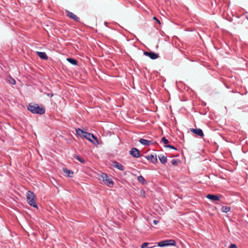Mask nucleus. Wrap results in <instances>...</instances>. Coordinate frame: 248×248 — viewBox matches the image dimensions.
Here are the masks:
<instances>
[{
  "instance_id": "nucleus-11",
  "label": "nucleus",
  "mask_w": 248,
  "mask_h": 248,
  "mask_svg": "<svg viewBox=\"0 0 248 248\" xmlns=\"http://www.w3.org/2000/svg\"><path fill=\"white\" fill-rule=\"evenodd\" d=\"M206 197L207 199L213 202L218 201L220 200V197L217 195L208 194Z\"/></svg>"
},
{
  "instance_id": "nucleus-12",
  "label": "nucleus",
  "mask_w": 248,
  "mask_h": 248,
  "mask_svg": "<svg viewBox=\"0 0 248 248\" xmlns=\"http://www.w3.org/2000/svg\"><path fill=\"white\" fill-rule=\"evenodd\" d=\"M112 163L113 164V167L114 168H116L118 169V170L123 171L124 170V167L121 164H120L119 162L114 161L112 162Z\"/></svg>"
},
{
  "instance_id": "nucleus-26",
  "label": "nucleus",
  "mask_w": 248,
  "mask_h": 248,
  "mask_svg": "<svg viewBox=\"0 0 248 248\" xmlns=\"http://www.w3.org/2000/svg\"><path fill=\"white\" fill-rule=\"evenodd\" d=\"M228 248H237L235 244H231Z\"/></svg>"
},
{
  "instance_id": "nucleus-6",
  "label": "nucleus",
  "mask_w": 248,
  "mask_h": 248,
  "mask_svg": "<svg viewBox=\"0 0 248 248\" xmlns=\"http://www.w3.org/2000/svg\"><path fill=\"white\" fill-rule=\"evenodd\" d=\"M66 15L67 16L69 17L70 18L73 19V20L79 22H80V18L78 17L76 15H75L74 13H73L71 12H70L68 10L65 11Z\"/></svg>"
},
{
  "instance_id": "nucleus-23",
  "label": "nucleus",
  "mask_w": 248,
  "mask_h": 248,
  "mask_svg": "<svg viewBox=\"0 0 248 248\" xmlns=\"http://www.w3.org/2000/svg\"><path fill=\"white\" fill-rule=\"evenodd\" d=\"M161 141L165 144L169 143V140L165 137L162 138Z\"/></svg>"
},
{
  "instance_id": "nucleus-7",
  "label": "nucleus",
  "mask_w": 248,
  "mask_h": 248,
  "mask_svg": "<svg viewBox=\"0 0 248 248\" xmlns=\"http://www.w3.org/2000/svg\"><path fill=\"white\" fill-rule=\"evenodd\" d=\"M143 53L144 55L148 56L152 60H155L159 57L158 54L152 51H144Z\"/></svg>"
},
{
  "instance_id": "nucleus-29",
  "label": "nucleus",
  "mask_w": 248,
  "mask_h": 248,
  "mask_svg": "<svg viewBox=\"0 0 248 248\" xmlns=\"http://www.w3.org/2000/svg\"><path fill=\"white\" fill-rule=\"evenodd\" d=\"M158 220H154L153 221V223L155 224V225H156L158 223Z\"/></svg>"
},
{
  "instance_id": "nucleus-4",
  "label": "nucleus",
  "mask_w": 248,
  "mask_h": 248,
  "mask_svg": "<svg viewBox=\"0 0 248 248\" xmlns=\"http://www.w3.org/2000/svg\"><path fill=\"white\" fill-rule=\"evenodd\" d=\"M100 178L102 179L104 184L109 187L113 186L114 183L112 180L105 173H102L101 174Z\"/></svg>"
},
{
  "instance_id": "nucleus-17",
  "label": "nucleus",
  "mask_w": 248,
  "mask_h": 248,
  "mask_svg": "<svg viewBox=\"0 0 248 248\" xmlns=\"http://www.w3.org/2000/svg\"><path fill=\"white\" fill-rule=\"evenodd\" d=\"M158 158L160 161L163 164H165L167 161V158L164 155H160L158 156Z\"/></svg>"
},
{
  "instance_id": "nucleus-14",
  "label": "nucleus",
  "mask_w": 248,
  "mask_h": 248,
  "mask_svg": "<svg viewBox=\"0 0 248 248\" xmlns=\"http://www.w3.org/2000/svg\"><path fill=\"white\" fill-rule=\"evenodd\" d=\"M37 55L43 60H47L48 57L45 52H37Z\"/></svg>"
},
{
  "instance_id": "nucleus-16",
  "label": "nucleus",
  "mask_w": 248,
  "mask_h": 248,
  "mask_svg": "<svg viewBox=\"0 0 248 248\" xmlns=\"http://www.w3.org/2000/svg\"><path fill=\"white\" fill-rule=\"evenodd\" d=\"M73 156L74 158L79 161L82 164H84L86 163V161L82 157L76 154H74L73 155Z\"/></svg>"
},
{
  "instance_id": "nucleus-2",
  "label": "nucleus",
  "mask_w": 248,
  "mask_h": 248,
  "mask_svg": "<svg viewBox=\"0 0 248 248\" xmlns=\"http://www.w3.org/2000/svg\"><path fill=\"white\" fill-rule=\"evenodd\" d=\"M27 108L33 114L42 115L45 113L44 107H40L36 104L30 103Z\"/></svg>"
},
{
  "instance_id": "nucleus-22",
  "label": "nucleus",
  "mask_w": 248,
  "mask_h": 248,
  "mask_svg": "<svg viewBox=\"0 0 248 248\" xmlns=\"http://www.w3.org/2000/svg\"><path fill=\"white\" fill-rule=\"evenodd\" d=\"M180 162L179 159H173L171 163L173 166H177Z\"/></svg>"
},
{
  "instance_id": "nucleus-15",
  "label": "nucleus",
  "mask_w": 248,
  "mask_h": 248,
  "mask_svg": "<svg viewBox=\"0 0 248 248\" xmlns=\"http://www.w3.org/2000/svg\"><path fill=\"white\" fill-rule=\"evenodd\" d=\"M63 171L67 176H68L69 177H72V176H73L72 175L73 174V171L69 170L67 168H63Z\"/></svg>"
},
{
  "instance_id": "nucleus-24",
  "label": "nucleus",
  "mask_w": 248,
  "mask_h": 248,
  "mask_svg": "<svg viewBox=\"0 0 248 248\" xmlns=\"http://www.w3.org/2000/svg\"><path fill=\"white\" fill-rule=\"evenodd\" d=\"M165 147H166V148H170V149H174V150H176L177 149L173 146L172 145H166L164 146Z\"/></svg>"
},
{
  "instance_id": "nucleus-13",
  "label": "nucleus",
  "mask_w": 248,
  "mask_h": 248,
  "mask_svg": "<svg viewBox=\"0 0 248 248\" xmlns=\"http://www.w3.org/2000/svg\"><path fill=\"white\" fill-rule=\"evenodd\" d=\"M140 142L144 145H150L153 143V141L152 140H149L143 139H140L139 140Z\"/></svg>"
},
{
  "instance_id": "nucleus-1",
  "label": "nucleus",
  "mask_w": 248,
  "mask_h": 248,
  "mask_svg": "<svg viewBox=\"0 0 248 248\" xmlns=\"http://www.w3.org/2000/svg\"><path fill=\"white\" fill-rule=\"evenodd\" d=\"M77 135L80 138H85L93 143L94 145L99 144L98 140L95 136L93 134L84 132L80 128H77L76 130Z\"/></svg>"
},
{
  "instance_id": "nucleus-9",
  "label": "nucleus",
  "mask_w": 248,
  "mask_h": 248,
  "mask_svg": "<svg viewBox=\"0 0 248 248\" xmlns=\"http://www.w3.org/2000/svg\"><path fill=\"white\" fill-rule=\"evenodd\" d=\"M190 131L192 132L193 133L197 135L198 136H200L201 138L204 136L203 132L202 130L200 128H191Z\"/></svg>"
},
{
  "instance_id": "nucleus-20",
  "label": "nucleus",
  "mask_w": 248,
  "mask_h": 248,
  "mask_svg": "<svg viewBox=\"0 0 248 248\" xmlns=\"http://www.w3.org/2000/svg\"><path fill=\"white\" fill-rule=\"evenodd\" d=\"M231 210V207L227 206H223L221 208V211L224 213H227Z\"/></svg>"
},
{
  "instance_id": "nucleus-5",
  "label": "nucleus",
  "mask_w": 248,
  "mask_h": 248,
  "mask_svg": "<svg viewBox=\"0 0 248 248\" xmlns=\"http://www.w3.org/2000/svg\"><path fill=\"white\" fill-rule=\"evenodd\" d=\"M176 242L173 239L166 240L160 241L157 243V246L164 247L167 246H174L176 245Z\"/></svg>"
},
{
  "instance_id": "nucleus-10",
  "label": "nucleus",
  "mask_w": 248,
  "mask_h": 248,
  "mask_svg": "<svg viewBox=\"0 0 248 248\" xmlns=\"http://www.w3.org/2000/svg\"><path fill=\"white\" fill-rule=\"evenodd\" d=\"M145 157L148 160L150 161L152 163L155 164L157 162L156 155H154L152 154L145 156Z\"/></svg>"
},
{
  "instance_id": "nucleus-18",
  "label": "nucleus",
  "mask_w": 248,
  "mask_h": 248,
  "mask_svg": "<svg viewBox=\"0 0 248 248\" xmlns=\"http://www.w3.org/2000/svg\"><path fill=\"white\" fill-rule=\"evenodd\" d=\"M137 179L139 182L141 183L142 185H145L147 184L146 181L142 175L139 176Z\"/></svg>"
},
{
  "instance_id": "nucleus-30",
  "label": "nucleus",
  "mask_w": 248,
  "mask_h": 248,
  "mask_svg": "<svg viewBox=\"0 0 248 248\" xmlns=\"http://www.w3.org/2000/svg\"><path fill=\"white\" fill-rule=\"evenodd\" d=\"M104 24L105 25V26H107L108 22H105Z\"/></svg>"
},
{
  "instance_id": "nucleus-25",
  "label": "nucleus",
  "mask_w": 248,
  "mask_h": 248,
  "mask_svg": "<svg viewBox=\"0 0 248 248\" xmlns=\"http://www.w3.org/2000/svg\"><path fill=\"white\" fill-rule=\"evenodd\" d=\"M9 82L13 85H15L16 83L15 79H14L13 78H11V79L9 80Z\"/></svg>"
},
{
  "instance_id": "nucleus-3",
  "label": "nucleus",
  "mask_w": 248,
  "mask_h": 248,
  "mask_svg": "<svg viewBox=\"0 0 248 248\" xmlns=\"http://www.w3.org/2000/svg\"><path fill=\"white\" fill-rule=\"evenodd\" d=\"M27 201L31 206L37 208V204L35 201V196L34 194L31 191H28L27 193Z\"/></svg>"
},
{
  "instance_id": "nucleus-28",
  "label": "nucleus",
  "mask_w": 248,
  "mask_h": 248,
  "mask_svg": "<svg viewBox=\"0 0 248 248\" xmlns=\"http://www.w3.org/2000/svg\"><path fill=\"white\" fill-rule=\"evenodd\" d=\"M46 94L47 96H49L50 97H52V96H53V94L52 93H46Z\"/></svg>"
},
{
  "instance_id": "nucleus-8",
  "label": "nucleus",
  "mask_w": 248,
  "mask_h": 248,
  "mask_svg": "<svg viewBox=\"0 0 248 248\" xmlns=\"http://www.w3.org/2000/svg\"><path fill=\"white\" fill-rule=\"evenodd\" d=\"M130 154L133 157L138 158L140 156V151L136 148L133 147L130 151Z\"/></svg>"
},
{
  "instance_id": "nucleus-19",
  "label": "nucleus",
  "mask_w": 248,
  "mask_h": 248,
  "mask_svg": "<svg viewBox=\"0 0 248 248\" xmlns=\"http://www.w3.org/2000/svg\"><path fill=\"white\" fill-rule=\"evenodd\" d=\"M67 61L69 63H70L71 64H72L74 65H76L78 64V61L76 59L71 58H67Z\"/></svg>"
},
{
  "instance_id": "nucleus-27",
  "label": "nucleus",
  "mask_w": 248,
  "mask_h": 248,
  "mask_svg": "<svg viewBox=\"0 0 248 248\" xmlns=\"http://www.w3.org/2000/svg\"><path fill=\"white\" fill-rule=\"evenodd\" d=\"M153 19L154 20L156 21V22L158 23L159 24H160V22L159 20L157 17H156L155 16H154Z\"/></svg>"
},
{
  "instance_id": "nucleus-21",
  "label": "nucleus",
  "mask_w": 248,
  "mask_h": 248,
  "mask_svg": "<svg viewBox=\"0 0 248 248\" xmlns=\"http://www.w3.org/2000/svg\"><path fill=\"white\" fill-rule=\"evenodd\" d=\"M151 244H151V243L144 242L141 245L140 248H152L153 247V246H149V245H151Z\"/></svg>"
},
{
  "instance_id": "nucleus-31",
  "label": "nucleus",
  "mask_w": 248,
  "mask_h": 248,
  "mask_svg": "<svg viewBox=\"0 0 248 248\" xmlns=\"http://www.w3.org/2000/svg\"><path fill=\"white\" fill-rule=\"evenodd\" d=\"M246 18L248 20V15L246 16Z\"/></svg>"
}]
</instances>
